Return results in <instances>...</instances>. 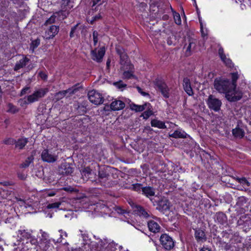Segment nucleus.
Masks as SVG:
<instances>
[{
  "label": "nucleus",
  "instance_id": "f257e3e1",
  "mask_svg": "<svg viewBox=\"0 0 251 251\" xmlns=\"http://www.w3.org/2000/svg\"><path fill=\"white\" fill-rule=\"evenodd\" d=\"M214 87L219 93L225 94L226 98L229 101H236L242 97L241 92L233 90L230 85V80L227 78H216Z\"/></svg>",
  "mask_w": 251,
  "mask_h": 251
},
{
  "label": "nucleus",
  "instance_id": "f03ea898",
  "mask_svg": "<svg viewBox=\"0 0 251 251\" xmlns=\"http://www.w3.org/2000/svg\"><path fill=\"white\" fill-rule=\"evenodd\" d=\"M48 92L47 88H40L38 89L31 94L27 96L28 99V103H32L38 101L40 99L43 98Z\"/></svg>",
  "mask_w": 251,
  "mask_h": 251
},
{
  "label": "nucleus",
  "instance_id": "7ed1b4c3",
  "mask_svg": "<svg viewBox=\"0 0 251 251\" xmlns=\"http://www.w3.org/2000/svg\"><path fill=\"white\" fill-rule=\"evenodd\" d=\"M206 103L208 107L215 112L219 111L221 109L222 101L213 95H210L208 96Z\"/></svg>",
  "mask_w": 251,
  "mask_h": 251
},
{
  "label": "nucleus",
  "instance_id": "20e7f679",
  "mask_svg": "<svg viewBox=\"0 0 251 251\" xmlns=\"http://www.w3.org/2000/svg\"><path fill=\"white\" fill-rule=\"evenodd\" d=\"M154 84L155 85V88L161 93L164 98H169V88L163 80L159 78H156L154 81Z\"/></svg>",
  "mask_w": 251,
  "mask_h": 251
},
{
  "label": "nucleus",
  "instance_id": "39448f33",
  "mask_svg": "<svg viewBox=\"0 0 251 251\" xmlns=\"http://www.w3.org/2000/svg\"><path fill=\"white\" fill-rule=\"evenodd\" d=\"M197 40L196 38L188 36L185 40V44L184 49H185V55L190 56L195 49L197 44Z\"/></svg>",
  "mask_w": 251,
  "mask_h": 251
},
{
  "label": "nucleus",
  "instance_id": "423d86ee",
  "mask_svg": "<svg viewBox=\"0 0 251 251\" xmlns=\"http://www.w3.org/2000/svg\"><path fill=\"white\" fill-rule=\"evenodd\" d=\"M88 97L89 100L94 104L99 105L103 103L104 99L102 95L95 90H92L88 92Z\"/></svg>",
  "mask_w": 251,
  "mask_h": 251
},
{
  "label": "nucleus",
  "instance_id": "0eeeda50",
  "mask_svg": "<svg viewBox=\"0 0 251 251\" xmlns=\"http://www.w3.org/2000/svg\"><path fill=\"white\" fill-rule=\"evenodd\" d=\"M160 241L162 246L167 250H170L174 247V242L168 235L164 234L161 236Z\"/></svg>",
  "mask_w": 251,
  "mask_h": 251
},
{
  "label": "nucleus",
  "instance_id": "6e6552de",
  "mask_svg": "<svg viewBox=\"0 0 251 251\" xmlns=\"http://www.w3.org/2000/svg\"><path fill=\"white\" fill-rule=\"evenodd\" d=\"M74 171V168L72 165L67 162L62 163L58 167V172L60 175L63 176L71 175Z\"/></svg>",
  "mask_w": 251,
  "mask_h": 251
},
{
  "label": "nucleus",
  "instance_id": "1a4fd4ad",
  "mask_svg": "<svg viewBox=\"0 0 251 251\" xmlns=\"http://www.w3.org/2000/svg\"><path fill=\"white\" fill-rule=\"evenodd\" d=\"M105 49L104 47L100 48L99 50L97 49L92 50L91 52L92 59L98 63L101 62L105 54Z\"/></svg>",
  "mask_w": 251,
  "mask_h": 251
},
{
  "label": "nucleus",
  "instance_id": "9d476101",
  "mask_svg": "<svg viewBox=\"0 0 251 251\" xmlns=\"http://www.w3.org/2000/svg\"><path fill=\"white\" fill-rule=\"evenodd\" d=\"M41 158L45 162L52 163L57 160V156L52 154L49 150H44L42 152Z\"/></svg>",
  "mask_w": 251,
  "mask_h": 251
},
{
  "label": "nucleus",
  "instance_id": "9b49d317",
  "mask_svg": "<svg viewBox=\"0 0 251 251\" xmlns=\"http://www.w3.org/2000/svg\"><path fill=\"white\" fill-rule=\"evenodd\" d=\"M120 63L121 65V69H132L133 65L130 63L128 57L126 53H125L120 56Z\"/></svg>",
  "mask_w": 251,
  "mask_h": 251
},
{
  "label": "nucleus",
  "instance_id": "f8f14e48",
  "mask_svg": "<svg viewBox=\"0 0 251 251\" xmlns=\"http://www.w3.org/2000/svg\"><path fill=\"white\" fill-rule=\"evenodd\" d=\"M133 208L134 212L140 217L145 219L150 217V214L143 206L139 205H135L133 206Z\"/></svg>",
  "mask_w": 251,
  "mask_h": 251
},
{
  "label": "nucleus",
  "instance_id": "ddd939ff",
  "mask_svg": "<svg viewBox=\"0 0 251 251\" xmlns=\"http://www.w3.org/2000/svg\"><path fill=\"white\" fill-rule=\"evenodd\" d=\"M59 26L55 25H51L49 29L45 32V37L46 39L52 38L56 35L59 31Z\"/></svg>",
  "mask_w": 251,
  "mask_h": 251
},
{
  "label": "nucleus",
  "instance_id": "4468645a",
  "mask_svg": "<svg viewBox=\"0 0 251 251\" xmlns=\"http://www.w3.org/2000/svg\"><path fill=\"white\" fill-rule=\"evenodd\" d=\"M31 232L25 229H20L17 231V236L21 241L28 240L31 237Z\"/></svg>",
  "mask_w": 251,
  "mask_h": 251
},
{
  "label": "nucleus",
  "instance_id": "2eb2a0df",
  "mask_svg": "<svg viewBox=\"0 0 251 251\" xmlns=\"http://www.w3.org/2000/svg\"><path fill=\"white\" fill-rule=\"evenodd\" d=\"M125 107V103L120 100H115L110 104V108L113 111H118L123 109Z\"/></svg>",
  "mask_w": 251,
  "mask_h": 251
},
{
  "label": "nucleus",
  "instance_id": "dca6fc26",
  "mask_svg": "<svg viewBox=\"0 0 251 251\" xmlns=\"http://www.w3.org/2000/svg\"><path fill=\"white\" fill-rule=\"evenodd\" d=\"M183 86L184 91L189 96H192L194 94L192 88L191 86L190 79L187 77H185L183 80Z\"/></svg>",
  "mask_w": 251,
  "mask_h": 251
},
{
  "label": "nucleus",
  "instance_id": "f3484780",
  "mask_svg": "<svg viewBox=\"0 0 251 251\" xmlns=\"http://www.w3.org/2000/svg\"><path fill=\"white\" fill-rule=\"evenodd\" d=\"M148 226L150 231L153 233L159 232L161 229L159 224L153 220H150L148 222Z\"/></svg>",
  "mask_w": 251,
  "mask_h": 251
},
{
  "label": "nucleus",
  "instance_id": "a211bd4d",
  "mask_svg": "<svg viewBox=\"0 0 251 251\" xmlns=\"http://www.w3.org/2000/svg\"><path fill=\"white\" fill-rule=\"evenodd\" d=\"M75 89L72 90L71 89H68L66 90L59 91L55 94L54 99L56 101H58L63 99L67 93H69L70 94H74L75 93Z\"/></svg>",
  "mask_w": 251,
  "mask_h": 251
},
{
  "label": "nucleus",
  "instance_id": "6ab92c4d",
  "mask_svg": "<svg viewBox=\"0 0 251 251\" xmlns=\"http://www.w3.org/2000/svg\"><path fill=\"white\" fill-rule=\"evenodd\" d=\"M215 222L224 225L227 222V217L226 215L222 212H219L216 213L214 216Z\"/></svg>",
  "mask_w": 251,
  "mask_h": 251
},
{
  "label": "nucleus",
  "instance_id": "aec40b11",
  "mask_svg": "<svg viewBox=\"0 0 251 251\" xmlns=\"http://www.w3.org/2000/svg\"><path fill=\"white\" fill-rule=\"evenodd\" d=\"M195 237L197 242H204L206 239L205 234L203 230L200 228L195 229Z\"/></svg>",
  "mask_w": 251,
  "mask_h": 251
},
{
  "label": "nucleus",
  "instance_id": "412c9836",
  "mask_svg": "<svg viewBox=\"0 0 251 251\" xmlns=\"http://www.w3.org/2000/svg\"><path fill=\"white\" fill-rule=\"evenodd\" d=\"M142 194L149 198L150 200L152 201V199L150 197L154 196L155 190L153 187L150 186L144 187L142 189Z\"/></svg>",
  "mask_w": 251,
  "mask_h": 251
},
{
  "label": "nucleus",
  "instance_id": "4be33fe9",
  "mask_svg": "<svg viewBox=\"0 0 251 251\" xmlns=\"http://www.w3.org/2000/svg\"><path fill=\"white\" fill-rule=\"evenodd\" d=\"M29 59L26 57H24L22 59H20L16 64L15 67H14V70L18 71V70H20V69L23 68L27 64V63L29 62Z\"/></svg>",
  "mask_w": 251,
  "mask_h": 251
},
{
  "label": "nucleus",
  "instance_id": "5701e85b",
  "mask_svg": "<svg viewBox=\"0 0 251 251\" xmlns=\"http://www.w3.org/2000/svg\"><path fill=\"white\" fill-rule=\"evenodd\" d=\"M81 174L84 180L90 179L91 176L93 175L92 170L89 167L85 168L82 170Z\"/></svg>",
  "mask_w": 251,
  "mask_h": 251
},
{
  "label": "nucleus",
  "instance_id": "b1692460",
  "mask_svg": "<svg viewBox=\"0 0 251 251\" xmlns=\"http://www.w3.org/2000/svg\"><path fill=\"white\" fill-rule=\"evenodd\" d=\"M169 202L167 200H162L159 201L158 204L157 208L159 210L167 211L169 209Z\"/></svg>",
  "mask_w": 251,
  "mask_h": 251
},
{
  "label": "nucleus",
  "instance_id": "393cba45",
  "mask_svg": "<svg viewBox=\"0 0 251 251\" xmlns=\"http://www.w3.org/2000/svg\"><path fill=\"white\" fill-rule=\"evenodd\" d=\"M28 140L26 138H20L15 141V148L22 150L27 143Z\"/></svg>",
  "mask_w": 251,
  "mask_h": 251
},
{
  "label": "nucleus",
  "instance_id": "a878e982",
  "mask_svg": "<svg viewBox=\"0 0 251 251\" xmlns=\"http://www.w3.org/2000/svg\"><path fill=\"white\" fill-rule=\"evenodd\" d=\"M151 126L156 127L160 129H165L167 128L164 122L156 119L151 120Z\"/></svg>",
  "mask_w": 251,
  "mask_h": 251
},
{
  "label": "nucleus",
  "instance_id": "bb28decb",
  "mask_svg": "<svg viewBox=\"0 0 251 251\" xmlns=\"http://www.w3.org/2000/svg\"><path fill=\"white\" fill-rule=\"evenodd\" d=\"M232 132L233 136L236 138H242L245 135V132L244 130L238 127L233 129Z\"/></svg>",
  "mask_w": 251,
  "mask_h": 251
},
{
  "label": "nucleus",
  "instance_id": "cd10ccee",
  "mask_svg": "<svg viewBox=\"0 0 251 251\" xmlns=\"http://www.w3.org/2000/svg\"><path fill=\"white\" fill-rule=\"evenodd\" d=\"M124 71L123 73V77L126 79H130L132 78H134L135 76L133 75L134 73V66H133V68L132 69H125L123 70Z\"/></svg>",
  "mask_w": 251,
  "mask_h": 251
},
{
  "label": "nucleus",
  "instance_id": "c85d7f7f",
  "mask_svg": "<svg viewBox=\"0 0 251 251\" xmlns=\"http://www.w3.org/2000/svg\"><path fill=\"white\" fill-rule=\"evenodd\" d=\"M232 82L230 81V85L233 90H236V81L239 78L237 73H231Z\"/></svg>",
  "mask_w": 251,
  "mask_h": 251
},
{
  "label": "nucleus",
  "instance_id": "c756f323",
  "mask_svg": "<svg viewBox=\"0 0 251 251\" xmlns=\"http://www.w3.org/2000/svg\"><path fill=\"white\" fill-rule=\"evenodd\" d=\"M186 134L184 132H181L179 130H176L173 133L171 134L170 136L173 138H186Z\"/></svg>",
  "mask_w": 251,
  "mask_h": 251
},
{
  "label": "nucleus",
  "instance_id": "7c9ffc66",
  "mask_svg": "<svg viewBox=\"0 0 251 251\" xmlns=\"http://www.w3.org/2000/svg\"><path fill=\"white\" fill-rule=\"evenodd\" d=\"M41 247L43 251H46L50 247V239H44L40 241Z\"/></svg>",
  "mask_w": 251,
  "mask_h": 251
},
{
  "label": "nucleus",
  "instance_id": "2f4dec72",
  "mask_svg": "<svg viewBox=\"0 0 251 251\" xmlns=\"http://www.w3.org/2000/svg\"><path fill=\"white\" fill-rule=\"evenodd\" d=\"M8 107V110H7V112H9L12 114H15L16 113H17L19 109L15 105H14L13 104L9 103L7 105Z\"/></svg>",
  "mask_w": 251,
  "mask_h": 251
},
{
  "label": "nucleus",
  "instance_id": "473e14b6",
  "mask_svg": "<svg viewBox=\"0 0 251 251\" xmlns=\"http://www.w3.org/2000/svg\"><path fill=\"white\" fill-rule=\"evenodd\" d=\"M33 157L32 156L28 157L25 161L20 165V167L24 168L28 167L30 164L33 161Z\"/></svg>",
  "mask_w": 251,
  "mask_h": 251
},
{
  "label": "nucleus",
  "instance_id": "72a5a7b5",
  "mask_svg": "<svg viewBox=\"0 0 251 251\" xmlns=\"http://www.w3.org/2000/svg\"><path fill=\"white\" fill-rule=\"evenodd\" d=\"M27 101H28V99L26 97H25L22 99H20L18 100V102L21 107L26 108L27 106V105L30 104V103H28V102Z\"/></svg>",
  "mask_w": 251,
  "mask_h": 251
},
{
  "label": "nucleus",
  "instance_id": "f704fd0d",
  "mask_svg": "<svg viewBox=\"0 0 251 251\" xmlns=\"http://www.w3.org/2000/svg\"><path fill=\"white\" fill-rule=\"evenodd\" d=\"M147 105V103L142 105H138L136 104H133L132 107V109L135 110L136 112H141L145 109V107Z\"/></svg>",
  "mask_w": 251,
  "mask_h": 251
},
{
  "label": "nucleus",
  "instance_id": "c9c22d12",
  "mask_svg": "<svg viewBox=\"0 0 251 251\" xmlns=\"http://www.w3.org/2000/svg\"><path fill=\"white\" fill-rule=\"evenodd\" d=\"M109 175L106 171L100 170L99 171V177L101 179H107Z\"/></svg>",
  "mask_w": 251,
  "mask_h": 251
},
{
  "label": "nucleus",
  "instance_id": "e433bc0d",
  "mask_svg": "<svg viewBox=\"0 0 251 251\" xmlns=\"http://www.w3.org/2000/svg\"><path fill=\"white\" fill-rule=\"evenodd\" d=\"M61 204V202L58 201L51 203H49L47 205V208L48 209H55L58 208L60 205Z\"/></svg>",
  "mask_w": 251,
  "mask_h": 251
},
{
  "label": "nucleus",
  "instance_id": "4c0bfd02",
  "mask_svg": "<svg viewBox=\"0 0 251 251\" xmlns=\"http://www.w3.org/2000/svg\"><path fill=\"white\" fill-rule=\"evenodd\" d=\"M40 41L39 39H36L34 41H32L30 46V49L32 50V51H34V49L37 48L40 45Z\"/></svg>",
  "mask_w": 251,
  "mask_h": 251
},
{
  "label": "nucleus",
  "instance_id": "58836bf2",
  "mask_svg": "<svg viewBox=\"0 0 251 251\" xmlns=\"http://www.w3.org/2000/svg\"><path fill=\"white\" fill-rule=\"evenodd\" d=\"M78 24H76L74 26L72 27L71 32L70 33V37L71 38H73L75 36V33L76 34V35H77L78 32L77 31L78 28Z\"/></svg>",
  "mask_w": 251,
  "mask_h": 251
},
{
  "label": "nucleus",
  "instance_id": "ea45409f",
  "mask_svg": "<svg viewBox=\"0 0 251 251\" xmlns=\"http://www.w3.org/2000/svg\"><path fill=\"white\" fill-rule=\"evenodd\" d=\"M236 179L238 182L243 185H246L247 186H249L250 185V182L246 179L245 177H238L236 178Z\"/></svg>",
  "mask_w": 251,
  "mask_h": 251
},
{
  "label": "nucleus",
  "instance_id": "a19ab883",
  "mask_svg": "<svg viewBox=\"0 0 251 251\" xmlns=\"http://www.w3.org/2000/svg\"><path fill=\"white\" fill-rule=\"evenodd\" d=\"M174 20H175V22L176 24L178 25H179L181 24V20L180 15L178 13H175L174 14Z\"/></svg>",
  "mask_w": 251,
  "mask_h": 251
},
{
  "label": "nucleus",
  "instance_id": "79ce46f5",
  "mask_svg": "<svg viewBox=\"0 0 251 251\" xmlns=\"http://www.w3.org/2000/svg\"><path fill=\"white\" fill-rule=\"evenodd\" d=\"M116 51L117 54L120 56L125 53V50L120 46H117L116 48Z\"/></svg>",
  "mask_w": 251,
  "mask_h": 251
},
{
  "label": "nucleus",
  "instance_id": "37998d69",
  "mask_svg": "<svg viewBox=\"0 0 251 251\" xmlns=\"http://www.w3.org/2000/svg\"><path fill=\"white\" fill-rule=\"evenodd\" d=\"M132 186H133V189L134 191H136L137 192H140V191L142 192V189H143V187L142 186V185L141 184L136 183V184H133Z\"/></svg>",
  "mask_w": 251,
  "mask_h": 251
},
{
  "label": "nucleus",
  "instance_id": "c03bdc74",
  "mask_svg": "<svg viewBox=\"0 0 251 251\" xmlns=\"http://www.w3.org/2000/svg\"><path fill=\"white\" fill-rule=\"evenodd\" d=\"M56 17L54 15H52L49 19H48L47 20H46V22L45 23L44 25H48L51 24L53 23H54L55 21Z\"/></svg>",
  "mask_w": 251,
  "mask_h": 251
},
{
  "label": "nucleus",
  "instance_id": "a18cd8bd",
  "mask_svg": "<svg viewBox=\"0 0 251 251\" xmlns=\"http://www.w3.org/2000/svg\"><path fill=\"white\" fill-rule=\"evenodd\" d=\"M152 114V111L148 110L144 112L142 114L143 119H147Z\"/></svg>",
  "mask_w": 251,
  "mask_h": 251
},
{
  "label": "nucleus",
  "instance_id": "49530a36",
  "mask_svg": "<svg viewBox=\"0 0 251 251\" xmlns=\"http://www.w3.org/2000/svg\"><path fill=\"white\" fill-rule=\"evenodd\" d=\"M15 141H16V140H15L14 139L9 138L4 140L3 141V142L4 144H5L6 145H14V144L15 145Z\"/></svg>",
  "mask_w": 251,
  "mask_h": 251
},
{
  "label": "nucleus",
  "instance_id": "de8ad7c7",
  "mask_svg": "<svg viewBox=\"0 0 251 251\" xmlns=\"http://www.w3.org/2000/svg\"><path fill=\"white\" fill-rule=\"evenodd\" d=\"M30 93V87H25L21 90L20 96H22L27 93Z\"/></svg>",
  "mask_w": 251,
  "mask_h": 251
},
{
  "label": "nucleus",
  "instance_id": "09e8293b",
  "mask_svg": "<svg viewBox=\"0 0 251 251\" xmlns=\"http://www.w3.org/2000/svg\"><path fill=\"white\" fill-rule=\"evenodd\" d=\"M115 211L120 214H125L127 213L126 210L122 209L121 207L117 206L115 207Z\"/></svg>",
  "mask_w": 251,
  "mask_h": 251
},
{
  "label": "nucleus",
  "instance_id": "8fccbe9b",
  "mask_svg": "<svg viewBox=\"0 0 251 251\" xmlns=\"http://www.w3.org/2000/svg\"><path fill=\"white\" fill-rule=\"evenodd\" d=\"M29 240V243L31 245L37 246L38 240H37V239L36 238H35V236H33L32 235L31 238H30Z\"/></svg>",
  "mask_w": 251,
  "mask_h": 251
},
{
  "label": "nucleus",
  "instance_id": "3c124183",
  "mask_svg": "<svg viewBox=\"0 0 251 251\" xmlns=\"http://www.w3.org/2000/svg\"><path fill=\"white\" fill-rule=\"evenodd\" d=\"M40 233L42 236V239L40 241L44 240V239H48L49 234L46 232L40 229Z\"/></svg>",
  "mask_w": 251,
  "mask_h": 251
},
{
  "label": "nucleus",
  "instance_id": "603ef678",
  "mask_svg": "<svg viewBox=\"0 0 251 251\" xmlns=\"http://www.w3.org/2000/svg\"><path fill=\"white\" fill-rule=\"evenodd\" d=\"M93 41L94 45H96L98 41V33L96 31H94L93 33Z\"/></svg>",
  "mask_w": 251,
  "mask_h": 251
},
{
  "label": "nucleus",
  "instance_id": "864d4df0",
  "mask_svg": "<svg viewBox=\"0 0 251 251\" xmlns=\"http://www.w3.org/2000/svg\"><path fill=\"white\" fill-rule=\"evenodd\" d=\"M114 84L119 89H122L126 86V85L123 84L121 81L119 82H115Z\"/></svg>",
  "mask_w": 251,
  "mask_h": 251
},
{
  "label": "nucleus",
  "instance_id": "5fc2aeb1",
  "mask_svg": "<svg viewBox=\"0 0 251 251\" xmlns=\"http://www.w3.org/2000/svg\"><path fill=\"white\" fill-rule=\"evenodd\" d=\"M161 0H151V5L159 7L160 5Z\"/></svg>",
  "mask_w": 251,
  "mask_h": 251
},
{
  "label": "nucleus",
  "instance_id": "6e6d98bb",
  "mask_svg": "<svg viewBox=\"0 0 251 251\" xmlns=\"http://www.w3.org/2000/svg\"><path fill=\"white\" fill-rule=\"evenodd\" d=\"M218 53L221 59H226V56L224 53V50L223 48H221L219 49Z\"/></svg>",
  "mask_w": 251,
  "mask_h": 251
},
{
  "label": "nucleus",
  "instance_id": "4d7b16f0",
  "mask_svg": "<svg viewBox=\"0 0 251 251\" xmlns=\"http://www.w3.org/2000/svg\"><path fill=\"white\" fill-rule=\"evenodd\" d=\"M70 2V0H62L61 6L62 8L64 9L66 6H69Z\"/></svg>",
  "mask_w": 251,
  "mask_h": 251
},
{
  "label": "nucleus",
  "instance_id": "13d9d810",
  "mask_svg": "<svg viewBox=\"0 0 251 251\" xmlns=\"http://www.w3.org/2000/svg\"><path fill=\"white\" fill-rule=\"evenodd\" d=\"M226 66L231 67L232 65L231 60L226 57V59H222Z\"/></svg>",
  "mask_w": 251,
  "mask_h": 251
},
{
  "label": "nucleus",
  "instance_id": "bf43d9fd",
  "mask_svg": "<svg viewBox=\"0 0 251 251\" xmlns=\"http://www.w3.org/2000/svg\"><path fill=\"white\" fill-rule=\"evenodd\" d=\"M136 88L138 92L140 93L143 96H149V94L148 93L143 91L142 89L140 87L137 86Z\"/></svg>",
  "mask_w": 251,
  "mask_h": 251
},
{
  "label": "nucleus",
  "instance_id": "052dcab7",
  "mask_svg": "<svg viewBox=\"0 0 251 251\" xmlns=\"http://www.w3.org/2000/svg\"><path fill=\"white\" fill-rule=\"evenodd\" d=\"M223 248L226 251H228L231 248V245L230 244L226 243V242L223 243Z\"/></svg>",
  "mask_w": 251,
  "mask_h": 251
},
{
  "label": "nucleus",
  "instance_id": "680f3d73",
  "mask_svg": "<svg viewBox=\"0 0 251 251\" xmlns=\"http://www.w3.org/2000/svg\"><path fill=\"white\" fill-rule=\"evenodd\" d=\"M100 17H101V16L100 15V14H99L98 15H96L95 16H94L92 18V20L90 22L91 24H92L95 21L100 19Z\"/></svg>",
  "mask_w": 251,
  "mask_h": 251
},
{
  "label": "nucleus",
  "instance_id": "e2e57ef3",
  "mask_svg": "<svg viewBox=\"0 0 251 251\" xmlns=\"http://www.w3.org/2000/svg\"><path fill=\"white\" fill-rule=\"evenodd\" d=\"M172 38L170 37L169 38H168L167 39V44L169 45H174V44L173 43L172 40Z\"/></svg>",
  "mask_w": 251,
  "mask_h": 251
},
{
  "label": "nucleus",
  "instance_id": "0e129e2a",
  "mask_svg": "<svg viewBox=\"0 0 251 251\" xmlns=\"http://www.w3.org/2000/svg\"><path fill=\"white\" fill-rule=\"evenodd\" d=\"M200 251H212L210 249L203 247L202 249H201Z\"/></svg>",
  "mask_w": 251,
  "mask_h": 251
},
{
  "label": "nucleus",
  "instance_id": "69168bd1",
  "mask_svg": "<svg viewBox=\"0 0 251 251\" xmlns=\"http://www.w3.org/2000/svg\"><path fill=\"white\" fill-rule=\"evenodd\" d=\"M110 62L111 60L110 59L108 58L106 61V67L107 68H109V67H110Z\"/></svg>",
  "mask_w": 251,
  "mask_h": 251
},
{
  "label": "nucleus",
  "instance_id": "338daca9",
  "mask_svg": "<svg viewBox=\"0 0 251 251\" xmlns=\"http://www.w3.org/2000/svg\"><path fill=\"white\" fill-rule=\"evenodd\" d=\"M18 176L21 179H25V175L18 174Z\"/></svg>",
  "mask_w": 251,
  "mask_h": 251
},
{
  "label": "nucleus",
  "instance_id": "774afa93",
  "mask_svg": "<svg viewBox=\"0 0 251 251\" xmlns=\"http://www.w3.org/2000/svg\"><path fill=\"white\" fill-rule=\"evenodd\" d=\"M64 190H65V191H70V192H73L74 189L71 188V187H69V188H64Z\"/></svg>",
  "mask_w": 251,
  "mask_h": 251
}]
</instances>
